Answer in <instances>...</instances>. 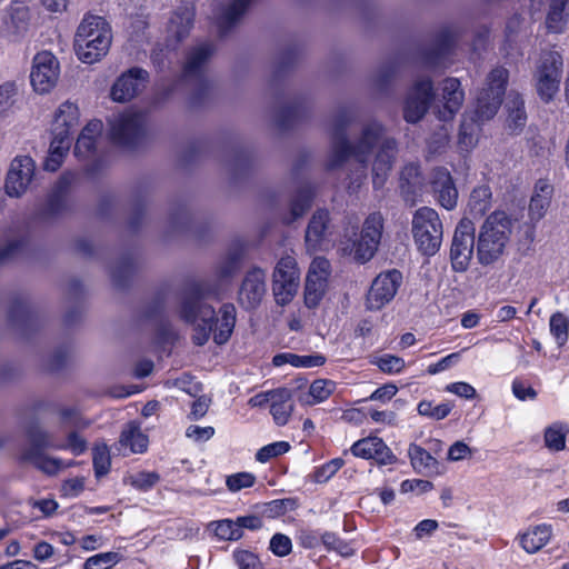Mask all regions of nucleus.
Wrapping results in <instances>:
<instances>
[{"label":"nucleus","mask_w":569,"mask_h":569,"mask_svg":"<svg viewBox=\"0 0 569 569\" xmlns=\"http://www.w3.org/2000/svg\"><path fill=\"white\" fill-rule=\"evenodd\" d=\"M181 317L196 326L193 340L198 346L204 345L210 333H213L216 343L223 345L233 331L236 308L233 305H223L219 311V317L214 319L212 307L202 302L200 290H194L183 299Z\"/></svg>","instance_id":"obj_1"},{"label":"nucleus","mask_w":569,"mask_h":569,"mask_svg":"<svg viewBox=\"0 0 569 569\" xmlns=\"http://www.w3.org/2000/svg\"><path fill=\"white\" fill-rule=\"evenodd\" d=\"M112 40L110 22L102 16L86 13L74 33V53L82 63L100 62L108 54Z\"/></svg>","instance_id":"obj_2"},{"label":"nucleus","mask_w":569,"mask_h":569,"mask_svg":"<svg viewBox=\"0 0 569 569\" xmlns=\"http://www.w3.org/2000/svg\"><path fill=\"white\" fill-rule=\"evenodd\" d=\"M381 126L377 122L368 124L356 146H350L341 132L333 137L331 151L328 158V167L335 169L345 162L355 161L359 164V174L351 184L366 177L367 163L373 153V147L380 137Z\"/></svg>","instance_id":"obj_3"},{"label":"nucleus","mask_w":569,"mask_h":569,"mask_svg":"<svg viewBox=\"0 0 569 569\" xmlns=\"http://www.w3.org/2000/svg\"><path fill=\"white\" fill-rule=\"evenodd\" d=\"M512 234V220L503 211L492 212L482 223L477 241V259L481 266L499 261Z\"/></svg>","instance_id":"obj_4"},{"label":"nucleus","mask_w":569,"mask_h":569,"mask_svg":"<svg viewBox=\"0 0 569 569\" xmlns=\"http://www.w3.org/2000/svg\"><path fill=\"white\" fill-rule=\"evenodd\" d=\"M442 234V222L435 209L422 207L416 210L412 217V236L420 252L433 256L440 249Z\"/></svg>","instance_id":"obj_5"},{"label":"nucleus","mask_w":569,"mask_h":569,"mask_svg":"<svg viewBox=\"0 0 569 569\" xmlns=\"http://www.w3.org/2000/svg\"><path fill=\"white\" fill-rule=\"evenodd\" d=\"M383 230V217L380 212L370 213L362 226L360 237L342 242V251L357 262L365 263L376 253Z\"/></svg>","instance_id":"obj_6"},{"label":"nucleus","mask_w":569,"mask_h":569,"mask_svg":"<svg viewBox=\"0 0 569 569\" xmlns=\"http://www.w3.org/2000/svg\"><path fill=\"white\" fill-rule=\"evenodd\" d=\"M562 57L557 51L541 53L533 72L536 90L539 97L549 102L559 91L562 76Z\"/></svg>","instance_id":"obj_7"},{"label":"nucleus","mask_w":569,"mask_h":569,"mask_svg":"<svg viewBox=\"0 0 569 569\" xmlns=\"http://www.w3.org/2000/svg\"><path fill=\"white\" fill-rule=\"evenodd\" d=\"M300 287V269L293 256L281 257L272 273V293L277 305L286 306L292 301Z\"/></svg>","instance_id":"obj_8"},{"label":"nucleus","mask_w":569,"mask_h":569,"mask_svg":"<svg viewBox=\"0 0 569 569\" xmlns=\"http://www.w3.org/2000/svg\"><path fill=\"white\" fill-rule=\"evenodd\" d=\"M508 71L498 67L487 76L485 87L477 97L476 118L478 121H487L497 113L502 96L506 91Z\"/></svg>","instance_id":"obj_9"},{"label":"nucleus","mask_w":569,"mask_h":569,"mask_svg":"<svg viewBox=\"0 0 569 569\" xmlns=\"http://www.w3.org/2000/svg\"><path fill=\"white\" fill-rule=\"evenodd\" d=\"M60 77V62L58 58L48 50L37 52L31 61L30 83L34 92L47 94L58 83Z\"/></svg>","instance_id":"obj_10"},{"label":"nucleus","mask_w":569,"mask_h":569,"mask_svg":"<svg viewBox=\"0 0 569 569\" xmlns=\"http://www.w3.org/2000/svg\"><path fill=\"white\" fill-rule=\"evenodd\" d=\"M109 124L111 140L120 146H129L144 132L146 114L127 110L110 119Z\"/></svg>","instance_id":"obj_11"},{"label":"nucleus","mask_w":569,"mask_h":569,"mask_svg":"<svg viewBox=\"0 0 569 569\" xmlns=\"http://www.w3.org/2000/svg\"><path fill=\"white\" fill-rule=\"evenodd\" d=\"M475 248V226L473 222L463 218L456 228L450 258L452 269L457 272H465L470 263Z\"/></svg>","instance_id":"obj_12"},{"label":"nucleus","mask_w":569,"mask_h":569,"mask_svg":"<svg viewBox=\"0 0 569 569\" xmlns=\"http://www.w3.org/2000/svg\"><path fill=\"white\" fill-rule=\"evenodd\" d=\"M36 173V162L29 156H17L10 162L4 190L11 198L22 197L29 189Z\"/></svg>","instance_id":"obj_13"},{"label":"nucleus","mask_w":569,"mask_h":569,"mask_svg":"<svg viewBox=\"0 0 569 569\" xmlns=\"http://www.w3.org/2000/svg\"><path fill=\"white\" fill-rule=\"evenodd\" d=\"M148 81L147 70L132 67L114 80L110 89V98L114 102H128L144 90Z\"/></svg>","instance_id":"obj_14"},{"label":"nucleus","mask_w":569,"mask_h":569,"mask_svg":"<svg viewBox=\"0 0 569 569\" xmlns=\"http://www.w3.org/2000/svg\"><path fill=\"white\" fill-rule=\"evenodd\" d=\"M401 281L402 274L398 270L377 276L367 296V307L370 310H379L389 303L395 298Z\"/></svg>","instance_id":"obj_15"},{"label":"nucleus","mask_w":569,"mask_h":569,"mask_svg":"<svg viewBox=\"0 0 569 569\" xmlns=\"http://www.w3.org/2000/svg\"><path fill=\"white\" fill-rule=\"evenodd\" d=\"M432 82L430 79L418 81L410 90L403 108V117L408 122L419 121L428 110L432 99Z\"/></svg>","instance_id":"obj_16"},{"label":"nucleus","mask_w":569,"mask_h":569,"mask_svg":"<svg viewBox=\"0 0 569 569\" xmlns=\"http://www.w3.org/2000/svg\"><path fill=\"white\" fill-rule=\"evenodd\" d=\"M194 14V6L189 2H182L172 12L167 24L168 46L174 47L189 34L193 26Z\"/></svg>","instance_id":"obj_17"},{"label":"nucleus","mask_w":569,"mask_h":569,"mask_svg":"<svg viewBox=\"0 0 569 569\" xmlns=\"http://www.w3.org/2000/svg\"><path fill=\"white\" fill-rule=\"evenodd\" d=\"M378 148L373 163H372V182L375 188H380L385 184L387 177L391 170L392 162L396 154V141L389 138H382V130L373 150Z\"/></svg>","instance_id":"obj_18"},{"label":"nucleus","mask_w":569,"mask_h":569,"mask_svg":"<svg viewBox=\"0 0 569 569\" xmlns=\"http://www.w3.org/2000/svg\"><path fill=\"white\" fill-rule=\"evenodd\" d=\"M266 293V273L260 268L250 270L241 284L239 301L244 308H254Z\"/></svg>","instance_id":"obj_19"},{"label":"nucleus","mask_w":569,"mask_h":569,"mask_svg":"<svg viewBox=\"0 0 569 569\" xmlns=\"http://www.w3.org/2000/svg\"><path fill=\"white\" fill-rule=\"evenodd\" d=\"M441 102L439 118L443 121L451 120L455 114L460 110L465 92L461 89V83L457 78H448L441 83Z\"/></svg>","instance_id":"obj_20"},{"label":"nucleus","mask_w":569,"mask_h":569,"mask_svg":"<svg viewBox=\"0 0 569 569\" xmlns=\"http://www.w3.org/2000/svg\"><path fill=\"white\" fill-rule=\"evenodd\" d=\"M431 184L438 202L445 209L451 210L457 206L458 190L449 171L446 169L435 170Z\"/></svg>","instance_id":"obj_21"},{"label":"nucleus","mask_w":569,"mask_h":569,"mask_svg":"<svg viewBox=\"0 0 569 569\" xmlns=\"http://www.w3.org/2000/svg\"><path fill=\"white\" fill-rule=\"evenodd\" d=\"M79 108L76 103L71 101L62 102L54 111L51 133L71 137V133L79 123Z\"/></svg>","instance_id":"obj_22"},{"label":"nucleus","mask_w":569,"mask_h":569,"mask_svg":"<svg viewBox=\"0 0 569 569\" xmlns=\"http://www.w3.org/2000/svg\"><path fill=\"white\" fill-rule=\"evenodd\" d=\"M10 22L8 30L14 41L21 40L28 36L30 31L31 12L29 6L24 1H12L8 9Z\"/></svg>","instance_id":"obj_23"},{"label":"nucleus","mask_w":569,"mask_h":569,"mask_svg":"<svg viewBox=\"0 0 569 569\" xmlns=\"http://www.w3.org/2000/svg\"><path fill=\"white\" fill-rule=\"evenodd\" d=\"M352 455L363 460H373L375 462H385L390 457V450L378 437H368L358 440L351 447Z\"/></svg>","instance_id":"obj_24"},{"label":"nucleus","mask_w":569,"mask_h":569,"mask_svg":"<svg viewBox=\"0 0 569 569\" xmlns=\"http://www.w3.org/2000/svg\"><path fill=\"white\" fill-rule=\"evenodd\" d=\"M552 536V527L547 523L537 525L528 528L525 532L518 535L520 547L528 553H536L542 549Z\"/></svg>","instance_id":"obj_25"},{"label":"nucleus","mask_w":569,"mask_h":569,"mask_svg":"<svg viewBox=\"0 0 569 569\" xmlns=\"http://www.w3.org/2000/svg\"><path fill=\"white\" fill-rule=\"evenodd\" d=\"M293 411L292 393L288 388L273 390L270 401V412L278 426H284Z\"/></svg>","instance_id":"obj_26"},{"label":"nucleus","mask_w":569,"mask_h":569,"mask_svg":"<svg viewBox=\"0 0 569 569\" xmlns=\"http://www.w3.org/2000/svg\"><path fill=\"white\" fill-rule=\"evenodd\" d=\"M553 188L546 181H538L529 204V216L531 220L542 219L550 206Z\"/></svg>","instance_id":"obj_27"},{"label":"nucleus","mask_w":569,"mask_h":569,"mask_svg":"<svg viewBox=\"0 0 569 569\" xmlns=\"http://www.w3.org/2000/svg\"><path fill=\"white\" fill-rule=\"evenodd\" d=\"M328 222L329 213L326 210H319L312 216L306 231V243L308 249L317 250L321 248L326 237Z\"/></svg>","instance_id":"obj_28"},{"label":"nucleus","mask_w":569,"mask_h":569,"mask_svg":"<svg viewBox=\"0 0 569 569\" xmlns=\"http://www.w3.org/2000/svg\"><path fill=\"white\" fill-rule=\"evenodd\" d=\"M337 383L329 379H317L310 387L308 392L298 396L301 406H315L326 401L336 390Z\"/></svg>","instance_id":"obj_29"},{"label":"nucleus","mask_w":569,"mask_h":569,"mask_svg":"<svg viewBox=\"0 0 569 569\" xmlns=\"http://www.w3.org/2000/svg\"><path fill=\"white\" fill-rule=\"evenodd\" d=\"M569 19V0H551L546 27L552 33H561Z\"/></svg>","instance_id":"obj_30"},{"label":"nucleus","mask_w":569,"mask_h":569,"mask_svg":"<svg viewBox=\"0 0 569 569\" xmlns=\"http://www.w3.org/2000/svg\"><path fill=\"white\" fill-rule=\"evenodd\" d=\"M212 53H213V47L208 42H203V43L196 46L190 51V53L187 58L184 69H183L184 77H191V76L200 73L206 61L209 59V57Z\"/></svg>","instance_id":"obj_31"},{"label":"nucleus","mask_w":569,"mask_h":569,"mask_svg":"<svg viewBox=\"0 0 569 569\" xmlns=\"http://www.w3.org/2000/svg\"><path fill=\"white\" fill-rule=\"evenodd\" d=\"M120 445L123 450L143 452L148 446V438L142 433L138 425L130 422L121 433Z\"/></svg>","instance_id":"obj_32"},{"label":"nucleus","mask_w":569,"mask_h":569,"mask_svg":"<svg viewBox=\"0 0 569 569\" xmlns=\"http://www.w3.org/2000/svg\"><path fill=\"white\" fill-rule=\"evenodd\" d=\"M491 189L489 186H479L470 194L468 202L469 213L473 217H482L491 208Z\"/></svg>","instance_id":"obj_33"},{"label":"nucleus","mask_w":569,"mask_h":569,"mask_svg":"<svg viewBox=\"0 0 569 569\" xmlns=\"http://www.w3.org/2000/svg\"><path fill=\"white\" fill-rule=\"evenodd\" d=\"M252 0H232L218 17V24L221 29H227L237 22L247 11Z\"/></svg>","instance_id":"obj_34"},{"label":"nucleus","mask_w":569,"mask_h":569,"mask_svg":"<svg viewBox=\"0 0 569 569\" xmlns=\"http://www.w3.org/2000/svg\"><path fill=\"white\" fill-rule=\"evenodd\" d=\"M508 109V127L512 130L522 129L526 124V112L523 109V100L519 94H510L507 102Z\"/></svg>","instance_id":"obj_35"},{"label":"nucleus","mask_w":569,"mask_h":569,"mask_svg":"<svg viewBox=\"0 0 569 569\" xmlns=\"http://www.w3.org/2000/svg\"><path fill=\"white\" fill-rule=\"evenodd\" d=\"M297 498L274 499L266 503L263 512L269 518H278L298 508Z\"/></svg>","instance_id":"obj_36"},{"label":"nucleus","mask_w":569,"mask_h":569,"mask_svg":"<svg viewBox=\"0 0 569 569\" xmlns=\"http://www.w3.org/2000/svg\"><path fill=\"white\" fill-rule=\"evenodd\" d=\"M567 429L562 423L556 422L545 431V443L550 450L559 451L565 448Z\"/></svg>","instance_id":"obj_37"},{"label":"nucleus","mask_w":569,"mask_h":569,"mask_svg":"<svg viewBox=\"0 0 569 569\" xmlns=\"http://www.w3.org/2000/svg\"><path fill=\"white\" fill-rule=\"evenodd\" d=\"M478 131L479 128L473 123V119H471L470 122L467 118L462 120L459 132V146L462 150L468 152L477 146Z\"/></svg>","instance_id":"obj_38"},{"label":"nucleus","mask_w":569,"mask_h":569,"mask_svg":"<svg viewBox=\"0 0 569 569\" xmlns=\"http://www.w3.org/2000/svg\"><path fill=\"white\" fill-rule=\"evenodd\" d=\"M550 332L555 337L559 347L563 346L568 340L569 320L561 313L556 312L550 317Z\"/></svg>","instance_id":"obj_39"},{"label":"nucleus","mask_w":569,"mask_h":569,"mask_svg":"<svg viewBox=\"0 0 569 569\" xmlns=\"http://www.w3.org/2000/svg\"><path fill=\"white\" fill-rule=\"evenodd\" d=\"M328 283L313 281L312 277L306 279L305 303L308 308H316L325 296Z\"/></svg>","instance_id":"obj_40"},{"label":"nucleus","mask_w":569,"mask_h":569,"mask_svg":"<svg viewBox=\"0 0 569 569\" xmlns=\"http://www.w3.org/2000/svg\"><path fill=\"white\" fill-rule=\"evenodd\" d=\"M120 560L121 556L118 552H101L89 557L83 563V569H109Z\"/></svg>","instance_id":"obj_41"},{"label":"nucleus","mask_w":569,"mask_h":569,"mask_svg":"<svg viewBox=\"0 0 569 569\" xmlns=\"http://www.w3.org/2000/svg\"><path fill=\"white\" fill-rule=\"evenodd\" d=\"M214 535L221 540H238L242 537L239 525L230 519L212 522Z\"/></svg>","instance_id":"obj_42"},{"label":"nucleus","mask_w":569,"mask_h":569,"mask_svg":"<svg viewBox=\"0 0 569 569\" xmlns=\"http://www.w3.org/2000/svg\"><path fill=\"white\" fill-rule=\"evenodd\" d=\"M417 410L421 416L442 420L450 413L452 406L448 402L435 406L431 401L422 400L418 403Z\"/></svg>","instance_id":"obj_43"},{"label":"nucleus","mask_w":569,"mask_h":569,"mask_svg":"<svg viewBox=\"0 0 569 569\" xmlns=\"http://www.w3.org/2000/svg\"><path fill=\"white\" fill-rule=\"evenodd\" d=\"M373 363L385 373L396 375L400 373L406 366L402 358L393 355H382L376 357Z\"/></svg>","instance_id":"obj_44"},{"label":"nucleus","mask_w":569,"mask_h":569,"mask_svg":"<svg viewBox=\"0 0 569 569\" xmlns=\"http://www.w3.org/2000/svg\"><path fill=\"white\" fill-rule=\"evenodd\" d=\"M289 449L290 445L287 441L272 442L259 449L256 453V459L259 462H266L270 459L280 457L281 455L288 452Z\"/></svg>","instance_id":"obj_45"},{"label":"nucleus","mask_w":569,"mask_h":569,"mask_svg":"<svg viewBox=\"0 0 569 569\" xmlns=\"http://www.w3.org/2000/svg\"><path fill=\"white\" fill-rule=\"evenodd\" d=\"M311 276L313 281L328 283V278L330 276V262L326 258L316 257L310 263L306 279H310Z\"/></svg>","instance_id":"obj_46"},{"label":"nucleus","mask_w":569,"mask_h":569,"mask_svg":"<svg viewBox=\"0 0 569 569\" xmlns=\"http://www.w3.org/2000/svg\"><path fill=\"white\" fill-rule=\"evenodd\" d=\"M321 540L329 550H335L343 557H350L355 552L351 545L340 539L336 533L326 532L322 535Z\"/></svg>","instance_id":"obj_47"},{"label":"nucleus","mask_w":569,"mask_h":569,"mask_svg":"<svg viewBox=\"0 0 569 569\" xmlns=\"http://www.w3.org/2000/svg\"><path fill=\"white\" fill-rule=\"evenodd\" d=\"M256 481V477L251 472H237L227 477L226 485L232 492L240 491L244 488L252 487Z\"/></svg>","instance_id":"obj_48"},{"label":"nucleus","mask_w":569,"mask_h":569,"mask_svg":"<svg viewBox=\"0 0 569 569\" xmlns=\"http://www.w3.org/2000/svg\"><path fill=\"white\" fill-rule=\"evenodd\" d=\"M128 481L134 488L147 491L159 481V475L153 471H141L128 477Z\"/></svg>","instance_id":"obj_49"},{"label":"nucleus","mask_w":569,"mask_h":569,"mask_svg":"<svg viewBox=\"0 0 569 569\" xmlns=\"http://www.w3.org/2000/svg\"><path fill=\"white\" fill-rule=\"evenodd\" d=\"M401 181H402V188L405 187V183L408 186L409 189L416 190L417 187L421 186L422 179L420 177V169L419 166L416 163H409L401 170Z\"/></svg>","instance_id":"obj_50"},{"label":"nucleus","mask_w":569,"mask_h":569,"mask_svg":"<svg viewBox=\"0 0 569 569\" xmlns=\"http://www.w3.org/2000/svg\"><path fill=\"white\" fill-rule=\"evenodd\" d=\"M233 559L239 569H260L261 567L258 557L247 550L234 551Z\"/></svg>","instance_id":"obj_51"},{"label":"nucleus","mask_w":569,"mask_h":569,"mask_svg":"<svg viewBox=\"0 0 569 569\" xmlns=\"http://www.w3.org/2000/svg\"><path fill=\"white\" fill-rule=\"evenodd\" d=\"M466 350H467V348H463L459 352H452V353L443 357L442 359H440L438 362L431 363L428 367L427 372L429 375H437V373H440V372L451 368L452 366L458 363V361L460 360L461 353Z\"/></svg>","instance_id":"obj_52"},{"label":"nucleus","mask_w":569,"mask_h":569,"mask_svg":"<svg viewBox=\"0 0 569 569\" xmlns=\"http://www.w3.org/2000/svg\"><path fill=\"white\" fill-rule=\"evenodd\" d=\"M17 96V84L14 82H6L0 86V113L9 110Z\"/></svg>","instance_id":"obj_53"},{"label":"nucleus","mask_w":569,"mask_h":569,"mask_svg":"<svg viewBox=\"0 0 569 569\" xmlns=\"http://www.w3.org/2000/svg\"><path fill=\"white\" fill-rule=\"evenodd\" d=\"M292 549L291 540L288 536L276 533L270 540V550L279 557H284L290 553Z\"/></svg>","instance_id":"obj_54"},{"label":"nucleus","mask_w":569,"mask_h":569,"mask_svg":"<svg viewBox=\"0 0 569 569\" xmlns=\"http://www.w3.org/2000/svg\"><path fill=\"white\" fill-rule=\"evenodd\" d=\"M340 465H321L315 471L307 476V479L315 483L328 481L339 469Z\"/></svg>","instance_id":"obj_55"},{"label":"nucleus","mask_w":569,"mask_h":569,"mask_svg":"<svg viewBox=\"0 0 569 569\" xmlns=\"http://www.w3.org/2000/svg\"><path fill=\"white\" fill-rule=\"evenodd\" d=\"M511 389L513 396L520 401L535 400L537 398V391L522 380H513Z\"/></svg>","instance_id":"obj_56"},{"label":"nucleus","mask_w":569,"mask_h":569,"mask_svg":"<svg viewBox=\"0 0 569 569\" xmlns=\"http://www.w3.org/2000/svg\"><path fill=\"white\" fill-rule=\"evenodd\" d=\"M448 459L451 461L470 460L473 459L472 450L463 441L455 442L448 449Z\"/></svg>","instance_id":"obj_57"},{"label":"nucleus","mask_w":569,"mask_h":569,"mask_svg":"<svg viewBox=\"0 0 569 569\" xmlns=\"http://www.w3.org/2000/svg\"><path fill=\"white\" fill-rule=\"evenodd\" d=\"M213 435H214V429L210 426L200 427V426L191 425L186 430V436L196 442L207 441Z\"/></svg>","instance_id":"obj_58"},{"label":"nucleus","mask_w":569,"mask_h":569,"mask_svg":"<svg viewBox=\"0 0 569 569\" xmlns=\"http://www.w3.org/2000/svg\"><path fill=\"white\" fill-rule=\"evenodd\" d=\"M84 489V478L76 477L67 479L61 486L63 497H78Z\"/></svg>","instance_id":"obj_59"},{"label":"nucleus","mask_w":569,"mask_h":569,"mask_svg":"<svg viewBox=\"0 0 569 569\" xmlns=\"http://www.w3.org/2000/svg\"><path fill=\"white\" fill-rule=\"evenodd\" d=\"M446 391L465 399H472L476 397V389L470 383L465 381H458L447 385Z\"/></svg>","instance_id":"obj_60"},{"label":"nucleus","mask_w":569,"mask_h":569,"mask_svg":"<svg viewBox=\"0 0 569 569\" xmlns=\"http://www.w3.org/2000/svg\"><path fill=\"white\" fill-rule=\"evenodd\" d=\"M103 124L100 120H91L87 123V126L82 129L80 136H79V148L86 143V140L88 137H91L93 139L100 138L102 133Z\"/></svg>","instance_id":"obj_61"},{"label":"nucleus","mask_w":569,"mask_h":569,"mask_svg":"<svg viewBox=\"0 0 569 569\" xmlns=\"http://www.w3.org/2000/svg\"><path fill=\"white\" fill-rule=\"evenodd\" d=\"M326 363V357L320 353L315 355H297L295 362L296 368H315Z\"/></svg>","instance_id":"obj_62"},{"label":"nucleus","mask_w":569,"mask_h":569,"mask_svg":"<svg viewBox=\"0 0 569 569\" xmlns=\"http://www.w3.org/2000/svg\"><path fill=\"white\" fill-rule=\"evenodd\" d=\"M71 146V137H63L59 134H52L49 152L59 153L60 157L64 158Z\"/></svg>","instance_id":"obj_63"},{"label":"nucleus","mask_w":569,"mask_h":569,"mask_svg":"<svg viewBox=\"0 0 569 569\" xmlns=\"http://www.w3.org/2000/svg\"><path fill=\"white\" fill-rule=\"evenodd\" d=\"M310 204L311 194L309 192H302L299 194L291 206L292 219L301 217L309 209Z\"/></svg>","instance_id":"obj_64"}]
</instances>
